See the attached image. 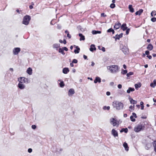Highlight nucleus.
Segmentation results:
<instances>
[{"mask_svg":"<svg viewBox=\"0 0 156 156\" xmlns=\"http://www.w3.org/2000/svg\"><path fill=\"white\" fill-rule=\"evenodd\" d=\"M28 151L29 153H31L32 151V150L31 148H29L28 149Z\"/></svg>","mask_w":156,"mask_h":156,"instance_id":"46","label":"nucleus"},{"mask_svg":"<svg viewBox=\"0 0 156 156\" xmlns=\"http://www.w3.org/2000/svg\"><path fill=\"white\" fill-rule=\"evenodd\" d=\"M63 43L64 44H66V41L65 40H64L63 41Z\"/></svg>","mask_w":156,"mask_h":156,"instance_id":"63","label":"nucleus"},{"mask_svg":"<svg viewBox=\"0 0 156 156\" xmlns=\"http://www.w3.org/2000/svg\"><path fill=\"white\" fill-rule=\"evenodd\" d=\"M133 73L132 72H130L129 73H128L126 74V76L127 77H129L130 76L133 75Z\"/></svg>","mask_w":156,"mask_h":156,"instance_id":"38","label":"nucleus"},{"mask_svg":"<svg viewBox=\"0 0 156 156\" xmlns=\"http://www.w3.org/2000/svg\"><path fill=\"white\" fill-rule=\"evenodd\" d=\"M122 33H121L119 35L117 34L115 36L113 37V38L115 39V41L119 40L120 38H121L122 37Z\"/></svg>","mask_w":156,"mask_h":156,"instance_id":"10","label":"nucleus"},{"mask_svg":"<svg viewBox=\"0 0 156 156\" xmlns=\"http://www.w3.org/2000/svg\"><path fill=\"white\" fill-rule=\"evenodd\" d=\"M92 33L93 34H100L101 33V31H99L93 30Z\"/></svg>","mask_w":156,"mask_h":156,"instance_id":"30","label":"nucleus"},{"mask_svg":"<svg viewBox=\"0 0 156 156\" xmlns=\"http://www.w3.org/2000/svg\"><path fill=\"white\" fill-rule=\"evenodd\" d=\"M134 90L135 89L133 88H132L131 87H129L128 88V89L127 90V93L129 94L130 93L131 91L132 92L134 91Z\"/></svg>","mask_w":156,"mask_h":156,"instance_id":"25","label":"nucleus"},{"mask_svg":"<svg viewBox=\"0 0 156 156\" xmlns=\"http://www.w3.org/2000/svg\"><path fill=\"white\" fill-rule=\"evenodd\" d=\"M147 57L149 59H151L152 58V56L151 55H147Z\"/></svg>","mask_w":156,"mask_h":156,"instance_id":"59","label":"nucleus"},{"mask_svg":"<svg viewBox=\"0 0 156 156\" xmlns=\"http://www.w3.org/2000/svg\"><path fill=\"white\" fill-rule=\"evenodd\" d=\"M20 82L18 84V87L20 89L22 90L24 89L25 87V86L24 84Z\"/></svg>","mask_w":156,"mask_h":156,"instance_id":"13","label":"nucleus"},{"mask_svg":"<svg viewBox=\"0 0 156 156\" xmlns=\"http://www.w3.org/2000/svg\"><path fill=\"white\" fill-rule=\"evenodd\" d=\"M96 48L95 47V46L94 44H91L90 46V50L91 51H93L94 50H95Z\"/></svg>","mask_w":156,"mask_h":156,"instance_id":"22","label":"nucleus"},{"mask_svg":"<svg viewBox=\"0 0 156 156\" xmlns=\"http://www.w3.org/2000/svg\"><path fill=\"white\" fill-rule=\"evenodd\" d=\"M129 99L131 104L135 105L137 103V101L133 100L132 98L129 97Z\"/></svg>","mask_w":156,"mask_h":156,"instance_id":"17","label":"nucleus"},{"mask_svg":"<svg viewBox=\"0 0 156 156\" xmlns=\"http://www.w3.org/2000/svg\"><path fill=\"white\" fill-rule=\"evenodd\" d=\"M130 119H131V120L132 122H135V119L133 118V116H131L130 117Z\"/></svg>","mask_w":156,"mask_h":156,"instance_id":"40","label":"nucleus"},{"mask_svg":"<svg viewBox=\"0 0 156 156\" xmlns=\"http://www.w3.org/2000/svg\"><path fill=\"white\" fill-rule=\"evenodd\" d=\"M83 58L84 59H86L87 58V56H86L85 55H83Z\"/></svg>","mask_w":156,"mask_h":156,"instance_id":"62","label":"nucleus"},{"mask_svg":"<svg viewBox=\"0 0 156 156\" xmlns=\"http://www.w3.org/2000/svg\"><path fill=\"white\" fill-rule=\"evenodd\" d=\"M153 82L154 83V84L156 86V80H154Z\"/></svg>","mask_w":156,"mask_h":156,"instance_id":"58","label":"nucleus"},{"mask_svg":"<svg viewBox=\"0 0 156 156\" xmlns=\"http://www.w3.org/2000/svg\"><path fill=\"white\" fill-rule=\"evenodd\" d=\"M151 147V143H149L146 144L145 148L147 150L149 149Z\"/></svg>","mask_w":156,"mask_h":156,"instance_id":"18","label":"nucleus"},{"mask_svg":"<svg viewBox=\"0 0 156 156\" xmlns=\"http://www.w3.org/2000/svg\"><path fill=\"white\" fill-rule=\"evenodd\" d=\"M135 87L136 89H137L138 88L140 87L141 86V84L140 83H139L137 84H135Z\"/></svg>","mask_w":156,"mask_h":156,"instance_id":"27","label":"nucleus"},{"mask_svg":"<svg viewBox=\"0 0 156 156\" xmlns=\"http://www.w3.org/2000/svg\"><path fill=\"white\" fill-rule=\"evenodd\" d=\"M79 36L80 37V40L81 41L82 40L84 41L85 39L84 36L82 35L81 34H79Z\"/></svg>","mask_w":156,"mask_h":156,"instance_id":"23","label":"nucleus"},{"mask_svg":"<svg viewBox=\"0 0 156 156\" xmlns=\"http://www.w3.org/2000/svg\"><path fill=\"white\" fill-rule=\"evenodd\" d=\"M106 94V95L107 96H109L110 95V92H109V91L107 92Z\"/></svg>","mask_w":156,"mask_h":156,"instance_id":"56","label":"nucleus"},{"mask_svg":"<svg viewBox=\"0 0 156 156\" xmlns=\"http://www.w3.org/2000/svg\"><path fill=\"white\" fill-rule=\"evenodd\" d=\"M153 144L154 147V150L156 152V141H155L153 142Z\"/></svg>","mask_w":156,"mask_h":156,"instance_id":"33","label":"nucleus"},{"mask_svg":"<svg viewBox=\"0 0 156 156\" xmlns=\"http://www.w3.org/2000/svg\"><path fill=\"white\" fill-rule=\"evenodd\" d=\"M118 87L119 89H121L122 87V85L121 84H119L118 85Z\"/></svg>","mask_w":156,"mask_h":156,"instance_id":"48","label":"nucleus"},{"mask_svg":"<svg viewBox=\"0 0 156 156\" xmlns=\"http://www.w3.org/2000/svg\"><path fill=\"white\" fill-rule=\"evenodd\" d=\"M144 126L143 124L140 123L135 127L134 130L136 132H138L144 129Z\"/></svg>","mask_w":156,"mask_h":156,"instance_id":"3","label":"nucleus"},{"mask_svg":"<svg viewBox=\"0 0 156 156\" xmlns=\"http://www.w3.org/2000/svg\"><path fill=\"white\" fill-rule=\"evenodd\" d=\"M112 134L113 136L115 137L117 136H118V134L117 132L114 129H113L111 131Z\"/></svg>","mask_w":156,"mask_h":156,"instance_id":"9","label":"nucleus"},{"mask_svg":"<svg viewBox=\"0 0 156 156\" xmlns=\"http://www.w3.org/2000/svg\"><path fill=\"white\" fill-rule=\"evenodd\" d=\"M107 69L109 70L111 73H116L118 70V66L114 65L108 66Z\"/></svg>","mask_w":156,"mask_h":156,"instance_id":"2","label":"nucleus"},{"mask_svg":"<svg viewBox=\"0 0 156 156\" xmlns=\"http://www.w3.org/2000/svg\"><path fill=\"white\" fill-rule=\"evenodd\" d=\"M134 105L133 106L132 105H131L129 107V108L133 110L134 108Z\"/></svg>","mask_w":156,"mask_h":156,"instance_id":"47","label":"nucleus"},{"mask_svg":"<svg viewBox=\"0 0 156 156\" xmlns=\"http://www.w3.org/2000/svg\"><path fill=\"white\" fill-rule=\"evenodd\" d=\"M115 5L114 3H112L110 5V7L111 8L113 9L115 7Z\"/></svg>","mask_w":156,"mask_h":156,"instance_id":"39","label":"nucleus"},{"mask_svg":"<svg viewBox=\"0 0 156 156\" xmlns=\"http://www.w3.org/2000/svg\"><path fill=\"white\" fill-rule=\"evenodd\" d=\"M76 48L77 49L74 50V52L76 54L78 53L79 52V51L80 50V48H78L77 46H76Z\"/></svg>","mask_w":156,"mask_h":156,"instance_id":"29","label":"nucleus"},{"mask_svg":"<svg viewBox=\"0 0 156 156\" xmlns=\"http://www.w3.org/2000/svg\"><path fill=\"white\" fill-rule=\"evenodd\" d=\"M150 86L152 87H154L155 86V85L154 84V83H153V82L152 83H151Z\"/></svg>","mask_w":156,"mask_h":156,"instance_id":"45","label":"nucleus"},{"mask_svg":"<svg viewBox=\"0 0 156 156\" xmlns=\"http://www.w3.org/2000/svg\"><path fill=\"white\" fill-rule=\"evenodd\" d=\"M62 48L64 50V51L65 50L66 51H67L68 50V48L66 47H64Z\"/></svg>","mask_w":156,"mask_h":156,"instance_id":"51","label":"nucleus"},{"mask_svg":"<svg viewBox=\"0 0 156 156\" xmlns=\"http://www.w3.org/2000/svg\"><path fill=\"white\" fill-rule=\"evenodd\" d=\"M110 107L109 106H104L103 107V109H104V110H108L110 109Z\"/></svg>","mask_w":156,"mask_h":156,"instance_id":"37","label":"nucleus"},{"mask_svg":"<svg viewBox=\"0 0 156 156\" xmlns=\"http://www.w3.org/2000/svg\"><path fill=\"white\" fill-rule=\"evenodd\" d=\"M126 23L123 24L121 26V29L123 31H125L127 29V27L126 26Z\"/></svg>","mask_w":156,"mask_h":156,"instance_id":"16","label":"nucleus"},{"mask_svg":"<svg viewBox=\"0 0 156 156\" xmlns=\"http://www.w3.org/2000/svg\"><path fill=\"white\" fill-rule=\"evenodd\" d=\"M120 27H121V24L119 22L116 23L114 26V28L115 30L119 29Z\"/></svg>","mask_w":156,"mask_h":156,"instance_id":"11","label":"nucleus"},{"mask_svg":"<svg viewBox=\"0 0 156 156\" xmlns=\"http://www.w3.org/2000/svg\"><path fill=\"white\" fill-rule=\"evenodd\" d=\"M107 32H112V34H114V33L115 31H114V30L113 29H112V28H110L108 30Z\"/></svg>","mask_w":156,"mask_h":156,"instance_id":"35","label":"nucleus"},{"mask_svg":"<svg viewBox=\"0 0 156 156\" xmlns=\"http://www.w3.org/2000/svg\"><path fill=\"white\" fill-rule=\"evenodd\" d=\"M129 9V11L131 12H134V9L132 7V5H129L128 7Z\"/></svg>","mask_w":156,"mask_h":156,"instance_id":"26","label":"nucleus"},{"mask_svg":"<svg viewBox=\"0 0 156 156\" xmlns=\"http://www.w3.org/2000/svg\"><path fill=\"white\" fill-rule=\"evenodd\" d=\"M18 81L19 82L22 83H29L30 82L28 79L25 78L24 77H20L19 78H18Z\"/></svg>","mask_w":156,"mask_h":156,"instance_id":"6","label":"nucleus"},{"mask_svg":"<svg viewBox=\"0 0 156 156\" xmlns=\"http://www.w3.org/2000/svg\"><path fill=\"white\" fill-rule=\"evenodd\" d=\"M103 51L105 52V48L104 47H102L101 49Z\"/></svg>","mask_w":156,"mask_h":156,"instance_id":"55","label":"nucleus"},{"mask_svg":"<svg viewBox=\"0 0 156 156\" xmlns=\"http://www.w3.org/2000/svg\"><path fill=\"white\" fill-rule=\"evenodd\" d=\"M69 70L67 68H65L63 69L62 72L64 74H67L69 72Z\"/></svg>","mask_w":156,"mask_h":156,"instance_id":"19","label":"nucleus"},{"mask_svg":"<svg viewBox=\"0 0 156 156\" xmlns=\"http://www.w3.org/2000/svg\"><path fill=\"white\" fill-rule=\"evenodd\" d=\"M31 127L33 129H35L36 128V126L35 125H32Z\"/></svg>","mask_w":156,"mask_h":156,"instance_id":"49","label":"nucleus"},{"mask_svg":"<svg viewBox=\"0 0 156 156\" xmlns=\"http://www.w3.org/2000/svg\"><path fill=\"white\" fill-rule=\"evenodd\" d=\"M58 52L59 53H61L63 55L65 54V53L64 52V50L62 48H59L58 50Z\"/></svg>","mask_w":156,"mask_h":156,"instance_id":"28","label":"nucleus"},{"mask_svg":"<svg viewBox=\"0 0 156 156\" xmlns=\"http://www.w3.org/2000/svg\"><path fill=\"white\" fill-rule=\"evenodd\" d=\"M122 50L125 54H127L129 52L128 49L126 47H124Z\"/></svg>","mask_w":156,"mask_h":156,"instance_id":"12","label":"nucleus"},{"mask_svg":"<svg viewBox=\"0 0 156 156\" xmlns=\"http://www.w3.org/2000/svg\"><path fill=\"white\" fill-rule=\"evenodd\" d=\"M32 69L30 67L28 68L27 70V73L29 75H31L32 73Z\"/></svg>","mask_w":156,"mask_h":156,"instance_id":"15","label":"nucleus"},{"mask_svg":"<svg viewBox=\"0 0 156 156\" xmlns=\"http://www.w3.org/2000/svg\"><path fill=\"white\" fill-rule=\"evenodd\" d=\"M151 20L153 22H155L156 21V18L155 17L152 18L151 19Z\"/></svg>","mask_w":156,"mask_h":156,"instance_id":"42","label":"nucleus"},{"mask_svg":"<svg viewBox=\"0 0 156 156\" xmlns=\"http://www.w3.org/2000/svg\"><path fill=\"white\" fill-rule=\"evenodd\" d=\"M114 84V83L113 82H110V85L111 86H113Z\"/></svg>","mask_w":156,"mask_h":156,"instance_id":"53","label":"nucleus"},{"mask_svg":"<svg viewBox=\"0 0 156 156\" xmlns=\"http://www.w3.org/2000/svg\"><path fill=\"white\" fill-rule=\"evenodd\" d=\"M156 15V12L155 11H153L151 13V16H155Z\"/></svg>","mask_w":156,"mask_h":156,"instance_id":"34","label":"nucleus"},{"mask_svg":"<svg viewBox=\"0 0 156 156\" xmlns=\"http://www.w3.org/2000/svg\"><path fill=\"white\" fill-rule=\"evenodd\" d=\"M150 52L148 51H145V54L146 55H148L149 54Z\"/></svg>","mask_w":156,"mask_h":156,"instance_id":"50","label":"nucleus"},{"mask_svg":"<svg viewBox=\"0 0 156 156\" xmlns=\"http://www.w3.org/2000/svg\"><path fill=\"white\" fill-rule=\"evenodd\" d=\"M29 8L30 9H31L33 8V7L32 5H30L29 6Z\"/></svg>","mask_w":156,"mask_h":156,"instance_id":"64","label":"nucleus"},{"mask_svg":"<svg viewBox=\"0 0 156 156\" xmlns=\"http://www.w3.org/2000/svg\"><path fill=\"white\" fill-rule=\"evenodd\" d=\"M60 87H62L65 86L64 82L63 81H61V82L59 83Z\"/></svg>","mask_w":156,"mask_h":156,"instance_id":"36","label":"nucleus"},{"mask_svg":"<svg viewBox=\"0 0 156 156\" xmlns=\"http://www.w3.org/2000/svg\"><path fill=\"white\" fill-rule=\"evenodd\" d=\"M67 37H68L69 38H71V36L69 34V33H68L67 34Z\"/></svg>","mask_w":156,"mask_h":156,"instance_id":"54","label":"nucleus"},{"mask_svg":"<svg viewBox=\"0 0 156 156\" xmlns=\"http://www.w3.org/2000/svg\"><path fill=\"white\" fill-rule=\"evenodd\" d=\"M110 124L113 126L118 127L119 125V121L114 118H112L110 119Z\"/></svg>","mask_w":156,"mask_h":156,"instance_id":"4","label":"nucleus"},{"mask_svg":"<svg viewBox=\"0 0 156 156\" xmlns=\"http://www.w3.org/2000/svg\"><path fill=\"white\" fill-rule=\"evenodd\" d=\"M75 93V91L73 88L70 89L68 92V95L69 97L72 96Z\"/></svg>","mask_w":156,"mask_h":156,"instance_id":"8","label":"nucleus"},{"mask_svg":"<svg viewBox=\"0 0 156 156\" xmlns=\"http://www.w3.org/2000/svg\"><path fill=\"white\" fill-rule=\"evenodd\" d=\"M153 47L152 44H149L147 47V49L150 50H151L153 49Z\"/></svg>","mask_w":156,"mask_h":156,"instance_id":"31","label":"nucleus"},{"mask_svg":"<svg viewBox=\"0 0 156 156\" xmlns=\"http://www.w3.org/2000/svg\"><path fill=\"white\" fill-rule=\"evenodd\" d=\"M123 146L125 148L126 151H128L129 150V147L128 146L127 144L125 142L123 143Z\"/></svg>","mask_w":156,"mask_h":156,"instance_id":"21","label":"nucleus"},{"mask_svg":"<svg viewBox=\"0 0 156 156\" xmlns=\"http://www.w3.org/2000/svg\"><path fill=\"white\" fill-rule=\"evenodd\" d=\"M126 34L127 35L129 33V32L130 30V29L129 28H127V29H126Z\"/></svg>","mask_w":156,"mask_h":156,"instance_id":"44","label":"nucleus"},{"mask_svg":"<svg viewBox=\"0 0 156 156\" xmlns=\"http://www.w3.org/2000/svg\"><path fill=\"white\" fill-rule=\"evenodd\" d=\"M73 63H76L77 62V60L76 59H73L72 61Z\"/></svg>","mask_w":156,"mask_h":156,"instance_id":"43","label":"nucleus"},{"mask_svg":"<svg viewBox=\"0 0 156 156\" xmlns=\"http://www.w3.org/2000/svg\"><path fill=\"white\" fill-rule=\"evenodd\" d=\"M73 62H72V63H70V66H71V67H73Z\"/></svg>","mask_w":156,"mask_h":156,"instance_id":"60","label":"nucleus"},{"mask_svg":"<svg viewBox=\"0 0 156 156\" xmlns=\"http://www.w3.org/2000/svg\"><path fill=\"white\" fill-rule=\"evenodd\" d=\"M123 132H124L125 133H127L128 132V129L127 128L124 129L123 128L121 129L120 130V132L122 133Z\"/></svg>","mask_w":156,"mask_h":156,"instance_id":"32","label":"nucleus"},{"mask_svg":"<svg viewBox=\"0 0 156 156\" xmlns=\"http://www.w3.org/2000/svg\"><path fill=\"white\" fill-rule=\"evenodd\" d=\"M94 62H92L91 64V66H94Z\"/></svg>","mask_w":156,"mask_h":156,"instance_id":"61","label":"nucleus"},{"mask_svg":"<svg viewBox=\"0 0 156 156\" xmlns=\"http://www.w3.org/2000/svg\"><path fill=\"white\" fill-rule=\"evenodd\" d=\"M143 10L142 9H140V10H139L138 11H137L135 13V14L136 15H140L143 12Z\"/></svg>","mask_w":156,"mask_h":156,"instance_id":"24","label":"nucleus"},{"mask_svg":"<svg viewBox=\"0 0 156 156\" xmlns=\"http://www.w3.org/2000/svg\"><path fill=\"white\" fill-rule=\"evenodd\" d=\"M122 73L123 74H126L127 73V70H123L122 71Z\"/></svg>","mask_w":156,"mask_h":156,"instance_id":"41","label":"nucleus"},{"mask_svg":"<svg viewBox=\"0 0 156 156\" xmlns=\"http://www.w3.org/2000/svg\"><path fill=\"white\" fill-rule=\"evenodd\" d=\"M101 16H102L105 17L106 16V15H105L104 13H102L101 14Z\"/></svg>","mask_w":156,"mask_h":156,"instance_id":"57","label":"nucleus"},{"mask_svg":"<svg viewBox=\"0 0 156 156\" xmlns=\"http://www.w3.org/2000/svg\"><path fill=\"white\" fill-rule=\"evenodd\" d=\"M112 105L113 107L116 110H120L122 109L124 107V105L121 102L115 101L113 102Z\"/></svg>","mask_w":156,"mask_h":156,"instance_id":"1","label":"nucleus"},{"mask_svg":"<svg viewBox=\"0 0 156 156\" xmlns=\"http://www.w3.org/2000/svg\"><path fill=\"white\" fill-rule=\"evenodd\" d=\"M30 19V17L28 15H26L24 17L23 21V23L25 25H27Z\"/></svg>","mask_w":156,"mask_h":156,"instance_id":"5","label":"nucleus"},{"mask_svg":"<svg viewBox=\"0 0 156 156\" xmlns=\"http://www.w3.org/2000/svg\"><path fill=\"white\" fill-rule=\"evenodd\" d=\"M98 82L100 83L101 82V79L99 77H96L94 81V82L95 83H97Z\"/></svg>","mask_w":156,"mask_h":156,"instance_id":"20","label":"nucleus"},{"mask_svg":"<svg viewBox=\"0 0 156 156\" xmlns=\"http://www.w3.org/2000/svg\"><path fill=\"white\" fill-rule=\"evenodd\" d=\"M60 44H55L52 45L53 48L58 50V48L60 47Z\"/></svg>","mask_w":156,"mask_h":156,"instance_id":"14","label":"nucleus"},{"mask_svg":"<svg viewBox=\"0 0 156 156\" xmlns=\"http://www.w3.org/2000/svg\"><path fill=\"white\" fill-rule=\"evenodd\" d=\"M20 51V48H15L13 49L12 52L14 55H17Z\"/></svg>","mask_w":156,"mask_h":156,"instance_id":"7","label":"nucleus"},{"mask_svg":"<svg viewBox=\"0 0 156 156\" xmlns=\"http://www.w3.org/2000/svg\"><path fill=\"white\" fill-rule=\"evenodd\" d=\"M132 114H133L132 116H133V117H134L135 118H136L137 117L136 114L135 113H133Z\"/></svg>","mask_w":156,"mask_h":156,"instance_id":"52","label":"nucleus"}]
</instances>
